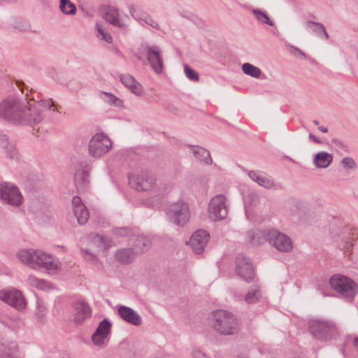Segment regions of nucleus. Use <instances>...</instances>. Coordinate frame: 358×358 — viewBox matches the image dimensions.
Masks as SVG:
<instances>
[{
    "mask_svg": "<svg viewBox=\"0 0 358 358\" xmlns=\"http://www.w3.org/2000/svg\"><path fill=\"white\" fill-rule=\"evenodd\" d=\"M129 243L133 246V250L136 253L141 252L148 248L150 245V241L145 236H133L129 238Z\"/></svg>",
    "mask_w": 358,
    "mask_h": 358,
    "instance_id": "b1692460",
    "label": "nucleus"
},
{
    "mask_svg": "<svg viewBox=\"0 0 358 358\" xmlns=\"http://www.w3.org/2000/svg\"><path fill=\"white\" fill-rule=\"evenodd\" d=\"M135 250L133 248H124L118 250L115 254V259L120 263H130L135 258Z\"/></svg>",
    "mask_w": 358,
    "mask_h": 358,
    "instance_id": "a878e982",
    "label": "nucleus"
},
{
    "mask_svg": "<svg viewBox=\"0 0 358 358\" xmlns=\"http://www.w3.org/2000/svg\"><path fill=\"white\" fill-rule=\"evenodd\" d=\"M267 241L277 250L281 252H289L293 248L291 238L275 229H268Z\"/></svg>",
    "mask_w": 358,
    "mask_h": 358,
    "instance_id": "0eeeda50",
    "label": "nucleus"
},
{
    "mask_svg": "<svg viewBox=\"0 0 358 358\" xmlns=\"http://www.w3.org/2000/svg\"><path fill=\"white\" fill-rule=\"evenodd\" d=\"M236 274L243 280L250 282L254 277L253 266L250 259L243 255H238L236 259Z\"/></svg>",
    "mask_w": 358,
    "mask_h": 358,
    "instance_id": "1a4fd4ad",
    "label": "nucleus"
},
{
    "mask_svg": "<svg viewBox=\"0 0 358 358\" xmlns=\"http://www.w3.org/2000/svg\"><path fill=\"white\" fill-rule=\"evenodd\" d=\"M92 238L94 243H98L99 247H100L103 243V238L99 234L92 235Z\"/></svg>",
    "mask_w": 358,
    "mask_h": 358,
    "instance_id": "37998d69",
    "label": "nucleus"
},
{
    "mask_svg": "<svg viewBox=\"0 0 358 358\" xmlns=\"http://www.w3.org/2000/svg\"><path fill=\"white\" fill-rule=\"evenodd\" d=\"M210 238L208 232L199 229L194 232L190 238L189 244L196 254H201Z\"/></svg>",
    "mask_w": 358,
    "mask_h": 358,
    "instance_id": "9b49d317",
    "label": "nucleus"
},
{
    "mask_svg": "<svg viewBox=\"0 0 358 358\" xmlns=\"http://www.w3.org/2000/svg\"><path fill=\"white\" fill-rule=\"evenodd\" d=\"M85 252L87 254H90V255H92V253H90L87 250H85Z\"/></svg>",
    "mask_w": 358,
    "mask_h": 358,
    "instance_id": "6e6d98bb",
    "label": "nucleus"
},
{
    "mask_svg": "<svg viewBox=\"0 0 358 358\" xmlns=\"http://www.w3.org/2000/svg\"><path fill=\"white\" fill-rule=\"evenodd\" d=\"M244 208L247 217L252 219L257 210L256 203H245Z\"/></svg>",
    "mask_w": 358,
    "mask_h": 358,
    "instance_id": "e433bc0d",
    "label": "nucleus"
},
{
    "mask_svg": "<svg viewBox=\"0 0 358 358\" xmlns=\"http://www.w3.org/2000/svg\"><path fill=\"white\" fill-rule=\"evenodd\" d=\"M261 291L257 286L251 287L245 296V301L248 303H254L261 297Z\"/></svg>",
    "mask_w": 358,
    "mask_h": 358,
    "instance_id": "c756f323",
    "label": "nucleus"
},
{
    "mask_svg": "<svg viewBox=\"0 0 358 358\" xmlns=\"http://www.w3.org/2000/svg\"><path fill=\"white\" fill-rule=\"evenodd\" d=\"M102 94L106 96V101H107L109 104L117 106V107H123L124 103L123 101L118 97L114 96L112 94H109L107 92H102Z\"/></svg>",
    "mask_w": 358,
    "mask_h": 358,
    "instance_id": "f704fd0d",
    "label": "nucleus"
},
{
    "mask_svg": "<svg viewBox=\"0 0 358 358\" xmlns=\"http://www.w3.org/2000/svg\"><path fill=\"white\" fill-rule=\"evenodd\" d=\"M112 143L110 140L103 134H94L89 143L90 154L95 157H99L107 153Z\"/></svg>",
    "mask_w": 358,
    "mask_h": 358,
    "instance_id": "423d86ee",
    "label": "nucleus"
},
{
    "mask_svg": "<svg viewBox=\"0 0 358 358\" xmlns=\"http://www.w3.org/2000/svg\"><path fill=\"white\" fill-rule=\"evenodd\" d=\"M306 27L308 29L316 32L321 38H328V34L322 24L315 22H308Z\"/></svg>",
    "mask_w": 358,
    "mask_h": 358,
    "instance_id": "7c9ffc66",
    "label": "nucleus"
},
{
    "mask_svg": "<svg viewBox=\"0 0 358 358\" xmlns=\"http://www.w3.org/2000/svg\"><path fill=\"white\" fill-rule=\"evenodd\" d=\"M209 324L219 335L234 336L241 329V324L237 317L231 312L217 310L210 313Z\"/></svg>",
    "mask_w": 358,
    "mask_h": 358,
    "instance_id": "f257e3e1",
    "label": "nucleus"
},
{
    "mask_svg": "<svg viewBox=\"0 0 358 358\" xmlns=\"http://www.w3.org/2000/svg\"><path fill=\"white\" fill-rule=\"evenodd\" d=\"M103 17L109 23L120 28H124L127 26V20L123 18H118L117 10L113 8H106L103 13Z\"/></svg>",
    "mask_w": 358,
    "mask_h": 358,
    "instance_id": "412c9836",
    "label": "nucleus"
},
{
    "mask_svg": "<svg viewBox=\"0 0 358 358\" xmlns=\"http://www.w3.org/2000/svg\"><path fill=\"white\" fill-rule=\"evenodd\" d=\"M342 165L346 169H355L356 167V164L355 161L350 157H345L341 161Z\"/></svg>",
    "mask_w": 358,
    "mask_h": 358,
    "instance_id": "a19ab883",
    "label": "nucleus"
},
{
    "mask_svg": "<svg viewBox=\"0 0 358 358\" xmlns=\"http://www.w3.org/2000/svg\"><path fill=\"white\" fill-rule=\"evenodd\" d=\"M130 232V230L128 228H117L115 230V233L117 235L124 236L128 234Z\"/></svg>",
    "mask_w": 358,
    "mask_h": 358,
    "instance_id": "c03bdc74",
    "label": "nucleus"
},
{
    "mask_svg": "<svg viewBox=\"0 0 358 358\" xmlns=\"http://www.w3.org/2000/svg\"><path fill=\"white\" fill-rule=\"evenodd\" d=\"M208 210L209 217L214 221L223 220L228 214L225 203H209Z\"/></svg>",
    "mask_w": 358,
    "mask_h": 358,
    "instance_id": "dca6fc26",
    "label": "nucleus"
},
{
    "mask_svg": "<svg viewBox=\"0 0 358 358\" xmlns=\"http://www.w3.org/2000/svg\"><path fill=\"white\" fill-rule=\"evenodd\" d=\"M313 123H314L315 124H316V125H317V124H318V122H317V121H316V120H314V121H313Z\"/></svg>",
    "mask_w": 358,
    "mask_h": 358,
    "instance_id": "5fc2aeb1",
    "label": "nucleus"
},
{
    "mask_svg": "<svg viewBox=\"0 0 358 358\" xmlns=\"http://www.w3.org/2000/svg\"><path fill=\"white\" fill-rule=\"evenodd\" d=\"M294 358H299V357H294Z\"/></svg>",
    "mask_w": 358,
    "mask_h": 358,
    "instance_id": "4d7b16f0",
    "label": "nucleus"
},
{
    "mask_svg": "<svg viewBox=\"0 0 358 358\" xmlns=\"http://www.w3.org/2000/svg\"><path fill=\"white\" fill-rule=\"evenodd\" d=\"M341 234L345 238L348 239L345 241V252H350L353 246L352 241L358 236V229L350 225L345 226L342 229Z\"/></svg>",
    "mask_w": 358,
    "mask_h": 358,
    "instance_id": "5701e85b",
    "label": "nucleus"
},
{
    "mask_svg": "<svg viewBox=\"0 0 358 358\" xmlns=\"http://www.w3.org/2000/svg\"><path fill=\"white\" fill-rule=\"evenodd\" d=\"M28 280L31 285H36L39 289H43L45 284L44 280H39L33 275H29Z\"/></svg>",
    "mask_w": 358,
    "mask_h": 358,
    "instance_id": "58836bf2",
    "label": "nucleus"
},
{
    "mask_svg": "<svg viewBox=\"0 0 358 358\" xmlns=\"http://www.w3.org/2000/svg\"><path fill=\"white\" fill-rule=\"evenodd\" d=\"M185 72L187 77L190 80L193 81H197L199 80L198 74L187 65L185 66Z\"/></svg>",
    "mask_w": 358,
    "mask_h": 358,
    "instance_id": "ea45409f",
    "label": "nucleus"
},
{
    "mask_svg": "<svg viewBox=\"0 0 358 358\" xmlns=\"http://www.w3.org/2000/svg\"><path fill=\"white\" fill-rule=\"evenodd\" d=\"M333 161V156L326 152H320L314 157V164L317 168L328 167Z\"/></svg>",
    "mask_w": 358,
    "mask_h": 358,
    "instance_id": "bb28decb",
    "label": "nucleus"
},
{
    "mask_svg": "<svg viewBox=\"0 0 358 358\" xmlns=\"http://www.w3.org/2000/svg\"><path fill=\"white\" fill-rule=\"evenodd\" d=\"M74 321L76 324H81L91 316V308L87 303L77 302L74 305Z\"/></svg>",
    "mask_w": 358,
    "mask_h": 358,
    "instance_id": "a211bd4d",
    "label": "nucleus"
},
{
    "mask_svg": "<svg viewBox=\"0 0 358 358\" xmlns=\"http://www.w3.org/2000/svg\"><path fill=\"white\" fill-rule=\"evenodd\" d=\"M320 131H321L323 133H327L328 131V129L327 127H324L323 126H321L319 127Z\"/></svg>",
    "mask_w": 358,
    "mask_h": 358,
    "instance_id": "09e8293b",
    "label": "nucleus"
},
{
    "mask_svg": "<svg viewBox=\"0 0 358 358\" xmlns=\"http://www.w3.org/2000/svg\"><path fill=\"white\" fill-rule=\"evenodd\" d=\"M252 12L258 20L271 26L273 24V22L265 13L259 10H254Z\"/></svg>",
    "mask_w": 358,
    "mask_h": 358,
    "instance_id": "c9c22d12",
    "label": "nucleus"
},
{
    "mask_svg": "<svg viewBox=\"0 0 358 358\" xmlns=\"http://www.w3.org/2000/svg\"><path fill=\"white\" fill-rule=\"evenodd\" d=\"M309 137L310 138H311L314 142L317 143H320L321 141L317 138L315 137V136L312 135V134H310L309 135Z\"/></svg>",
    "mask_w": 358,
    "mask_h": 358,
    "instance_id": "de8ad7c7",
    "label": "nucleus"
},
{
    "mask_svg": "<svg viewBox=\"0 0 358 358\" xmlns=\"http://www.w3.org/2000/svg\"><path fill=\"white\" fill-rule=\"evenodd\" d=\"M117 313L124 321L132 325L139 326L142 323L141 316L129 307L120 306L117 308Z\"/></svg>",
    "mask_w": 358,
    "mask_h": 358,
    "instance_id": "2eb2a0df",
    "label": "nucleus"
},
{
    "mask_svg": "<svg viewBox=\"0 0 358 358\" xmlns=\"http://www.w3.org/2000/svg\"><path fill=\"white\" fill-rule=\"evenodd\" d=\"M22 103L14 97L3 100L0 103V117L15 122L21 121Z\"/></svg>",
    "mask_w": 358,
    "mask_h": 358,
    "instance_id": "20e7f679",
    "label": "nucleus"
},
{
    "mask_svg": "<svg viewBox=\"0 0 358 358\" xmlns=\"http://www.w3.org/2000/svg\"><path fill=\"white\" fill-rule=\"evenodd\" d=\"M33 255L35 257L34 268L38 266L50 271H54L57 268V264L52 256L48 255L41 250H36L35 254Z\"/></svg>",
    "mask_w": 358,
    "mask_h": 358,
    "instance_id": "4468645a",
    "label": "nucleus"
},
{
    "mask_svg": "<svg viewBox=\"0 0 358 358\" xmlns=\"http://www.w3.org/2000/svg\"><path fill=\"white\" fill-rule=\"evenodd\" d=\"M353 344L355 347L358 348V338L354 339Z\"/></svg>",
    "mask_w": 358,
    "mask_h": 358,
    "instance_id": "3c124183",
    "label": "nucleus"
},
{
    "mask_svg": "<svg viewBox=\"0 0 358 358\" xmlns=\"http://www.w3.org/2000/svg\"><path fill=\"white\" fill-rule=\"evenodd\" d=\"M36 252V250H21L17 252V257L21 262L33 267L35 257L33 254Z\"/></svg>",
    "mask_w": 358,
    "mask_h": 358,
    "instance_id": "cd10ccee",
    "label": "nucleus"
},
{
    "mask_svg": "<svg viewBox=\"0 0 358 358\" xmlns=\"http://www.w3.org/2000/svg\"><path fill=\"white\" fill-rule=\"evenodd\" d=\"M110 327L111 324L110 322L108 320L104 319L99 323L94 333H96V336L99 334L103 336H108L110 331Z\"/></svg>",
    "mask_w": 358,
    "mask_h": 358,
    "instance_id": "2f4dec72",
    "label": "nucleus"
},
{
    "mask_svg": "<svg viewBox=\"0 0 358 358\" xmlns=\"http://www.w3.org/2000/svg\"><path fill=\"white\" fill-rule=\"evenodd\" d=\"M268 230L251 229L246 233V241L253 245H259L268 240Z\"/></svg>",
    "mask_w": 358,
    "mask_h": 358,
    "instance_id": "f3484780",
    "label": "nucleus"
},
{
    "mask_svg": "<svg viewBox=\"0 0 358 358\" xmlns=\"http://www.w3.org/2000/svg\"><path fill=\"white\" fill-rule=\"evenodd\" d=\"M129 181L130 186L138 191L149 190L155 184L154 178L145 174L130 176Z\"/></svg>",
    "mask_w": 358,
    "mask_h": 358,
    "instance_id": "ddd939ff",
    "label": "nucleus"
},
{
    "mask_svg": "<svg viewBox=\"0 0 358 358\" xmlns=\"http://www.w3.org/2000/svg\"><path fill=\"white\" fill-rule=\"evenodd\" d=\"M225 200L226 197L224 195H217L213 198V201H224Z\"/></svg>",
    "mask_w": 358,
    "mask_h": 358,
    "instance_id": "a18cd8bd",
    "label": "nucleus"
},
{
    "mask_svg": "<svg viewBox=\"0 0 358 358\" xmlns=\"http://www.w3.org/2000/svg\"><path fill=\"white\" fill-rule=\"evenodd\" d=\"M59 8L65 14H74L76 12V6L69 0H61Z\"/></svg>",
    "mask_w": 358,
    "mask_h": 358,
    "instance_id": "473e14b6",
    "label": "nucleus"
},
{
    "mask_svg": "<svg viewBox=\"0 0 358 358\" xmlns=\"http://www.w3.org/2000/svg\"><path fill=\"white\" fill-rule=\"evenodd\" d=\"M148 59L150 62L154 71L159 73L162 71V60L160 57V52L157 48L153 47L148 50Z\"/></svg>",
    "mask_w": 358,
    "mask_h": 358,
    "instance_id": "4be33fe9",
    "label": "nucleus"
},
{
    "mask_svg": "<svg viewBox=\"0 0 358 358\" xmlns=\"http://www.w3.org/2000/svg\"><path fill=\"white\" fill-rule=\"evenodd\" d=\"M97 31L99 32L98 36H101V38L105 40L107 43H112L113 38L110 34L106 32L100 24L96 25Z\"/></svg>",
    "mask_w": 358,
    "mask_h": 358,
    "instance_id": "4c0bfd02",
    "label": "nucleus"
},
{
    "mask_svg": "<svg viewBox=\"0 0 358 358\" xmlns=\"http://www.w3.org/2000/svg\"><path fill=\"white\" fill-rule=\"evenodd\" d=\"M195 358H207L206 355L200 351H196L194 352Z\"/></svg>",
    "mask_w": 358,
    "mask_h": 358,
    "instance_id": "49530a36",
    "label": "nucleus"
},
{
    "mask_svg": "<svg viewBox=\"0 0 358 358\" xmlns=\"http://www.w3.org/2000/svg\"><path fill=\"white\" fill-rule=\"evenodd\" d=\"M167 215L178 225H184L189 219V210L187 203H171Z\"/></svg>",
    "mask_w": 358,
    "mask_h": 358,
    "instance_id": "6e6552de",
    "label": "nucleus"
},
{
    "mask_svg": "<svg viewBox=\"0 0 358 358\" xmlns=\"http://www.w3.org/2000/svg\"><path fill=\"white\" fill-rule=\"evenodd\" d=\"M106 337L107 336H103L99 334H97L96 336V333H94L92 336V340L96 345H101L104 343V340Z\"/></svg>",
    "mask_w": 358,
    "mask_h": 358,
    "instance_id": "79ce46f5",
    "label": "nucleus"
},
{
    "mask_svg": "<svg viewBox=\"0 0 358 358\" xmlns=\"http://www.w3.org/2000/svg\"><path fill=\"white\" fill-rule=\"evenodd\" d=\"M332 289L349 301L353 300L358 293L357 284L350 278L343 275H334L329 279Z\"/></svg>",
    "mask_w": 358,
    "mask_h": 358,
    "instance_id": "7ed1b4c3",
    "label": "nucleus"
},
{
    "mask_svg": "<svg viewBox=\"0 0 358 358\" xmlns=\"http://www.w3.org/2000/svg\"><path fill=\"white\" fill-rule=\"evenodd\" d=\"M0 299L17 310L24 308L25 300L22 293L17 289H3L0 291Z\"/></svg>",
    "mask_w": 358,
    "mask_h": 358,
    "instance_id": "9d476101",
    "label": "nucleus"
},
{
    "mask_svg": "<svg viewBox=\"0 0 358 358\" xmlns=\"http://www.w3.org/2000/svg\"><path fill=\"white\" fill-rule=\"evenodd\" d=\"M192 150L194 156L200 161L203 162L206 164H210L212 162L210 152L206 149L199 147H192Z\"/></svg>",
    "mask_w": 358,
    "mask_h": 358,
    "instance_id": "c85d7f7f",
    "label": "nucleus"
},
{
    "mask_svg": "<svg viewBox=\"0 0 358 358\" xmlns=\"http://www.w3.org/2000/svg\"><path fill=\"white\" fill-rule=\"evenodd\" d=\"M49 105L48 101H41L36 102L34 100L27 101V105L22 103V113L23 117L21 120H24L30 123L38 122L41 120V114L43 108Z\"/></svg>",
    "mask_w": 358,
    "mask_h": 358,
    "instance_id": "39448f33",
    "label": "nucleus"
},
{
    "mask_svg": "<svg viewBox=\"0 0 358 358\" xmlns=\"http://www.w3.org/2000/svg\"><path fill=\"white\" fill-rule=\"evenodd\" d=\"M10 203V204H15V206H20L22 203L16 202V203Z\"/></svg>",
    "mask_w": 358,
    "mask_h": 358,
    "instance_id": "864d4df0",
    "label": "nucleus"
},
{
    "mask_svg": "<svg viewBox=\"0 0 358 358\" xmlns=\"http://www.w3.org/2000/svg\"><path fill=\"white\" fill-rule=\"evenodd\" d=\"M308 329L312 336L320 341H329L338 335L336 325L329 320H312Z\"/></svg>",
    "mask_w": 358,
    "mask_h": 358,
    "instance_id": "f03ea898",
    "label": "nucleus"
},
{
    "mask_svg": "<svg viewBox=\"0 0 358 358\" xmlns=\"http://www.w3.org/2000/svg\"><path fill=\"white\" fill-rule=\"evenodd\" d=\"M129 11L132 15H134L136 11L134 6H131L129 9Z\"/></svg>",
    "mask_w": 358,
    "mask_h": 358,
    "instance_id": "8fccbe9b",
    "label": "nucleus"
},
{
    "mask_svg": "<svg viewBox=\"0 0 358 358\" xmlns=\"http://www.w3.org/2000/svg\"><path fill=\"white\" fill-rule=\"evenodd\" d=\"M39 311H40V314H39V313H37V315H38V317H42L44 315V313L42 310H39Z\"/></svg>",
    "mask_w": 358,
    "mask_h": 358,
    "instance_id": "603ef678",
    "label": "nucleus"
},
{
    "mask_svg": "<svg viewBox=\"0 0 358 358\" xmlns=\"http://www.w3.org/2000/svg\"><path fill=\"white\" fill-rule=\"evenodd\" d=\"M121 83L133 94L141 96L143 93V88L131 75L124 74L120 77Z\"/></svg>",
    "mask_w": 358,
    "mask_h": 358,
    "instance_id": "aec40b11",
    "label": "nucleus"
},
{
    "mask_svg": "<svg viewBox=\"0 0 358 358\" xmlns=\"http://www.w3.org/2000/svg\"><path fill=\"white\" fill-rule=\"evenodd\" d=\"M242 69L245 74L255 78H259L261 74V71L259 68L249 63L244 64L242 66Z\"/></svg>",
    "mask_w": 358,
    "mask_h": 358,
    "instance_id": "72a5a7b5",
    "label": "nucleus"
},
{
    "mask_svg": "<svg viewBox=\"0 0 358 358\" xmlns=\"http://www.w3.org/2000/svg\"><path fill=\"white\" fill-rule=\"evenodd\" d=\"M0 199L5 201H21L22 196L14 184L5 182L0 183Z\"/></svg>",
    "mask_w": 358,
    "mask_h": 358,
    "instance_id": "f8f14e48",
    "label": "nucleus"
},
{
    "mask_svg": "<svg viewBox=\"0 0 358 358\" xmlns=\"http://www.w3.org/2000/svg\"><path fill=\"white\" fill-rule=\"evenodd\" d=\"M74 215L80 224H85L90 217V213L85 203H73Z\"/></svg>",
    "mask_w": 358,
    "mask_h": 358,
    "instance_id": "393cba45",
    "label": "nucleus"
},
{
    "mask_svg": "<svg viewBox=\"0 0 358 358\" xmlns=\"http://www.w3.org/2000/svg\"><path fill=\"white\" fill-rule=\"evenodd\" d=\"M249 177L259 185L269 189L274 186V182L271 176L264 172L251 171L249 172Z\"/></svg>",
    "mask_w": 358,
    "mask_h": 358,
    "instance_id": "6ab92c4d",
    "label": "nucleus"
}]
</instances>
